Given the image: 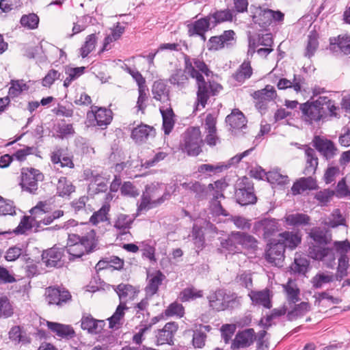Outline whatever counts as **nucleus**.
Instances as JSON below:
<instances>
[{"label":"nucleus","instance_id":"nucleus-56","mask_svg":"<svg viewBox=\"0 0 350 350\" xmlns=\"http://www.w3.org/2000/svg\"><path fill=\"white\" fill-rule=\"evenodd\" d=\"M258 240L252 235L249 234L246 232L244 243L242 244V247L249 251H252L253 253H256L258 250Z\"/></svg>","mask_w":350,"mask_h":350},{"label":"nucleus","instance_id":"nucleus-54","mask_svg":"<svg viewBox=\"0 0 350 350\" xmlns=\"http://www.w3.org/2000/svg\"><path fill=\"white\" fill-rule=\"evenodd\" d=\"M56 132L59 133L57 137L62 139L68 135H73L75 133L72 124H64L63 125L57 124Z\"/></svg>","mask_w":350,"mask_h":350},{"label":"nucleus","instance_id":"nucleus-58","mask_svg":"<svg viewBox=\"0 0 350 350\" xmlns=\"http://www.w3.org/2000/svg\"><path fill=\"white\" fill-rule=\"evenodd\" d=\"M189 190L196 193V198L198 199L206 198L208 193L206 186L198 181H195L189 187Z\"/></svg>","mask_w":350,"mask_h":350},{"label":"nucleus","instance_id":"nucleus-24","mask_svg":"<svg viewBox=\"0 0 350 350\" xmlns=\"http://www.w3.org/2000/svg\"><path fill=\"white\" fill-rule=\"evenodd\" d=\"M310 219L309 215L300 213L286 215L284 219H282L286 225L295 227L307 226L310 224Z\"/></svg>","mask_w":350,"mask_h":350},{"label":"nucleus","instance_id":"nucleus-42","mask_svg":"<svg viewBox=\"0 0 350 350\" xmlns=\"http://www.w3.org/2000/svg\"><path fill=\"white\" fill-rule=\"evenodd\" d=\"M57 196L63 198L66 196H69L72 192H75V186H74L72 183L66 184V178L62 177L59 180V185L57 187Z\"/></svg>","mask_w":350,"mask_h":350},{"label":"nucleus","instance_id":"nucleus-49","mask_svg":"<svg viewBox=\"0 0 350 350\" xmlns=\"http://www.w3.org/2000/svg\"><path fill=\"white\" fill-rule=\"evenodd\" d=\"M133 219H129V215L125 214H120L116 221L113 227L118 230L130 229L134 221Z\"/></svg>","mask_w":350,"mask_h":350},{"label":"nucleus","instance_id":"nucleus-44","mask_svg":"<svg viewBox=\"0 0 350 350\" xmlns=\"http://www.w3.org/2000/svg\"><path fill=\"white\" fill-rule=\"evenodd\" d=\"M21 256H27V250H23L18 245H14L8 249L4 258L8 262H13L16 260Z\"/></svg>","mask_w":350,"mask_h":350},{"label":"nucleus","instance_id":"nucleus-46","mask_svg":"<svg viewBox=\"0 0 350 350\" xmlns=\"http://www.w3.org/2000/svg\"><path fill=\"white\" fill-rule=\"evenodd\" d=\"M29 172L32 174V184L31 187H26V191L29 193L34 194L36 191L38 189V181H42L44 180V174L40 172V170L33 167H30Z\"/></svg>","mask_w":350,"mask_h":350},{"label":"nucleus","instance_id":"nucleus-28","mask_svg":"<svg viewBox=\"0 0 350 350\" xmlns=\"http://www.w3.org/2000/svg\"><path fill=\"white\" fill-rule=\"evenodd\" d=\"M151 131H154L152 126L141 124L132 130L131 137L135 142H142L148 138Z\"/></svg>","mask_w":350,"mask_h":350},{"label":"nucleus","instance_id":"nucleus-34","mask_svg":"<svg viewBox=\"0 0 350 350\" xmlns=\"http://www.w3.org/2000/svg\"><path fill=\"white\" fill-rule=\"evenodd\" d=\"M319 33L316 30H312L310 32L308 38V43L306 49L305 56L311 57L314 55L316 50L319 46Z\"/></svg>","mask_w":350,"mask_h":350},{"label":"nucleus","instance_id":"nucleus-40","mask_svg":"<svg viewBox=\"0 0 350 350\" xmlns=\"http://www.w3.org/2000/svg\"><path fill=\"white\" fill-rule=\"evenodd\" d=\"M333 275H327L323 272H318L311 280L312 287L315 289L321 288L323 284L333 282Z\"/></svg>","mask_w":350,"mask_h":350},{"label":"nucleus","instance_id":"nucleus-36","mask_svg":"<svg viewBox=\"0 0 350 350\" xmlns=\"http://www.w3.org/2000/svg\"><path fill=\"white\" fill-rule=\"evenodd\" d=\"M187 70H183L181 68H176L168 79V81L172 85H176L178 87L183 88L189 79L185 75Z\"/></svg>","mask_w":350,"mask_h":350},{"label":"nucleus","instance_id":"nucleus-37","mask_svg":"<svg viewBox=\"0 0 350 350\" xmlns=\"http://www.w3.org/2000/svg\"><path fill=\"white\" fill-rule=\"evenodd\" d=\"M127 309L128 307L125 303H120L118 306L115 312L107 319L109 321V327L110 329H113L117 324H120L121 319L124 316V310Z\"/></svg>","mask_w":350,"mask_h":350},{"label":"nucleus","instance_id":"nucleus-9","mask_svg":"<svg viewBox=\"0 0 350 350\" xmlns=\"http://www.w3.org/2000/svg\"><path fill=\"white\" fill-rule=\"evenodd\" d=\"M248 296L252 306H262L266 309H271L273 306V293L267 288L261 291L252 290Z\"/></svg>","mask_w":350,"mask_h":350},{"label":"nucleus","instance_id":"nucleus-21","mask_svg":"<svg viewBox=\"0 0 350 350\" xmlns=\"http://www.w3.org/2000/svg\"><path fill=\"white\" fill-rule=\"evenodd\" d=\"M288 308L286 306L285 304H284L280 308H273L269 314H267L265 317V320L267 321V323H264V318L262 317L258 321V325L262 327L263 329H269V327L272 326L271 321L281 317L284 315H285L287 312Z\"/></svg>","mask_w":350,"mask_h":350},{"label":"nucleus","instance_id":"nucleus-17","mask_svg":"<svg viewBox=\"0 0 350 350\" xmlns=\"http://www.w3.org/2000/svg\"><path fill=\"white\" fill-rule=\"evenodd\" d=\"M183 55L184 59L185 60V70H187L189 75L192 79H196L198 85V90H207L208 83L205 81V79L202 75L203 74L197 71L196 68L192 65V62L189 55L185 53Z\"/></svg>","mask_w":350,"mask_h":350},{"label":"nucleus","instance_id":"nucleus-38","mask_svg":"<svg viewBox=\"0 0 350 350\" xmlns=\"http://www.w3.org/2000/svg\"><path fill=\"white\" fill-rule=\"evenodd\" d=\"M14 314V308L8 297L5 295L0 297V318L11 317Z\"/></svg>","mask_w":350,"mask_h":350},{"label":"nucleus","instance_id":"nucleus-11","mask_svg":"<svg viewBox=\"0 0 350 350\" xmlns=\"http://www.w3.org/2000/svg\"><path fill=\"white\" fill-rule=\"evenodd\" d=\"M251 12L254 13L251 16L254 24H258L263 30L267 31L271 25L269 12H267L269 8L262 9L260 5L256 7L252 5Z\"/></svg>","mask_w":350,"mask_h":350},{"label":"nucleus","instance_id":"nucleus-13","mask_svg":"<svg viewBox=\"0 0 350 350\" xmlns=\"http://www.w3.org/2000/svg\"><path fill=\"white\" fill-rule=\"evenodd\" d=\"M279 239L285 246V249L288 248L290 250H295L301 243L302 237L299 230L297 232L293 231H284L278 234Z\"/></svg>","mask_w":350,"mask_h":350},{"label":"nucleus","instance_id":"nucleus-39","mask_svg":"<svg viewBox=\"0 0 350 350\" xmlns=\"http://www.w3.org/2000/svg\"><path fill=\"white\" fill-rule=\"evenodd\" d=\"M191 232L196 247L200 248V250H202L204 247H205V237L202 231V227L194 224L192 227Z\"/></svg>","mask_w":350,"mask_h":350},{"label":"nucleus","instance_id":"nucleus-22","mask_svg":"<svg viewBox=\"0 0 350 350\" xmlns=\"http://www.w3.org/2000/svg\"><path fill=\"white\" fill-rule=\"evenodd\" d=\"M309 236L316 243L320 245H326L331 241L330 230L325 228L323 230L317 227L313 228L311 229Z\"/></svg>","mask_w":350,"mask_h":350},{"label":"nucleus","instance_id":"nucleus-8","mask_svg":"<svg viewBox=\"0 0 350 350\" xmlns=\"http://www.w3.org/2000/svg\"><path fill=\"white\" fill-rule=\"evenodd\" d=\"M256 340V334L253 328L239 331L232 341L230 349L237 350L251 346Z\"/></svg>","mask_w":350,"mask_h":350},{"label":"nucleus","instance_id":"nucleus-47","mask_svg":"<svg viewBox=\"0 0 350 350\" xmlns=\"http://www.w3.org/2000/svg\"><path fill=\"white\" fill-rule=\"evenodd\" d=\"M219 297H223L222 292L219 290L213 295V298H209V306L213 310L217 311L224 310L227 308L226 303L220 299Z\"/></svg>","mask_w":350,"mask_h":350},{"label":"nucleus","instance_id":"nucleus-43","mask_svg":"<svg viewBox=\"0 0 350 350\" xmlns=\"http://www.w3.org/2000/svg\"><path fill=\"white\" fill-rule=\"evenodd\" d=\"M164 314L167 317L177 316L181 318L185 314V308L181 304L174 301L164 310Z\"/></svg>","mask_w":350,"mask_h":350},{"label":"nucleus","instance_id":"nucleus-29","mask_svg":"<svg viewBox=\"0 0 350 350\" xmlns=\"http://www.w3.org/2000/svg\"><path fill=\"white\" fill-rule=\"evenodd\" d=\"M98 37L96 33H91L85 38V42L79 49L80 55L82 58H85L93 51L96 46Z\"/></svg>","mask_w":350,"mask_h":350},{"label":"nucleus","instance_id":"nucleus-30","mask_svg":"<svg viewBox=\"0 0 350 350\" xmlns=\"http://www.w3.org/2000/svg\"><path fill=\"white\" fill-rule=\"evenodd\" d=\"M152 93L153 98L159 101H161V96L164 95L167 97V100L170 101V90H167V85L162 80L155 81L152 87Z\"/></svg>","mask_w":350,"mask_h":350},{"label":"nucleus","instance_id":"nucleus-26","mask_svg":"<svg viewBox=\"0 0 350 350\" xmlns=\"http://www.w3.org/2000/svg\"><path fill=\"white\" fill-rule=\"evenodd\" d=\"M150 277L151 278L149 280L145 291L146 293L150 291L151 292L150 295H153L158 292L159 286L165 279V275L161 270H157L150 275Z\"/></svg>","mask_w":350,"mask_h":350},{"label":"nucleus","instance_id":"nucleus-15","mask_svg":"<svg viewBox=\"0 0 350 350\" xmlns=\"http://www.w3.org/2000/svg\"><path fill=\"white\" fill-rule=\"evenodd\" d=\"M308 252L309 256L315 260H323L326 257H328L331 262H334L336 259L334 249L332 247L313 245L309 246Z\"/></svg>","mask_w":350,"mask_h":350},{"label":"nucleus","instance_id":"nucleus-62","mask_svg":"<svg viewBox=\"0 0 350 350\" xmlns=\"http://www.w3.org/2000/svg\"><path fill=\"white\" fill-rule=\"evenodd\" d=\"M335 196L338 198L350 196V189L347 185L346 178H341L337 184Z\"/></svg>","mask_w":350,"mask_h":350},{"label":"nucleus","instance_id":"nucleus-63","mask_svg":"<svg viewBox=\"0 0 350 350\" xmlns=\"http://www.w3.org/2000/svg\"><path fill=\"white\" fill-rule=\"evenodd\" d=\"M121 194L125 196L137 197L139 192L130 181L124 182L120 188Z\"/></svg>","mask_w":350,"mask_h":350},{"label":"nucleus","instance_id":"nucleus-3","mask_svg":"<svg viewBox=\"0 0 350 350\" xmlns=\"http://www.w3.org/2000/svg\"><path fill=\"white\" fill-rule=\"evenodd\" d=\"M91 109L92 110L87 113L90 124L99 126L101 129H106L113 120V111L104 107L95 105H92Z\"/></svg>","mask_w":350,"mask_h":350},{"label":"nucleus","instance_id":"nucleus-1","mask_svg":"<svg viewBox=\"0 0 350 350\" xmlns=\"http://www.w3.org/2000/svg\"><path fill=\"white\" fill-rule=\"evenodd\" d=\"M183 144H180V149L188 156L196 157L202 152L200 142H202L201 132L199 127H189L183 134Z\"/></svg>","mask_w":350,"mask_h":350},{"label":"nucleus","instance_id":"nucleus-50","mask_svg":"<svg viewBox=\"0 0 350 350\" xmlns=\"http://www.w3.org/2000/svg\"><path fill=\"white\" fill-rule=\"evenodd\" d=\"M16 281L13 272L9 271L4 266L0 265V284H12Z\"/></svg>","mask_w":350,"mask_h":350},{"label":"nucleus","instance_id":"nucleus-6","mask_svg":"<svg viewBox=\"0 0 350 350\" xmlns=\"http://www.w3.org/2000/svg\"><path fill=\"white\" fill-rule=\"evenodd\" d=\"M285 250V246L279 239H269L265 248L264 258L267 262L276 265V259L284 260Z\"/></svg>","mask_w":350,"mask_h":350},{"label":"nucleus","instance_id":"nucleus-12","mask_svg":"<svg viewBox=\"0 0 350 350\" xmlns=\"http://www.w3.org/2000/svg\"><path fill=\"white\" fill-rule=\"evenodd\" d=\"M46 325L51 332L62 338L71 339L76 335L73 327L70 325L49 321H46Z\"/></svg>","mask_w":350,"mask_h":350},{"label":"nucleus","instance_id":"nucleus-53","mask_svg":"<svg viewBox=\"0 0 350 350\" xmlns=\"http://www.w3.org/2000/svg\"><path fill=\"white\" fill-rule=\"evenodd\" d=\"M236 331V325L234 324H224L221 328L220 332L221 334V337L224 339V341L226 344H228L232 335L234 334Z\"/></svg>","mask_w":350,"mask_h":350},{"label":"nucleus","instance_id":"nucleus-27","mask_svg":"<svg viewBox=\"0 0 350 350\" xmlns=\"http://www.w3.org/2000/svg\"><path fill=\"white\" fill-rule=\"evenodd\" d=\"M293 281L292 278H288L287 283L282 285L284 291L287 295V299L291 304H295L300 300V289L297 284L292 285Z\"/></svg>","mask_w":350,"mask_h":350},{"label":"nucleus","instance_id":"nucleus-16","mask_svg":"<svg viewBox=\"0 0 350 350\" xmlns=\"http://www.w3.org/2000/svg\"><path fill=\"white\" fill-rule=\"evenodd\" d=\"M225 122L230 129H241L247 126V120L244 113L235 108L226 117Z\"/></svg>","mask_w":350,"mask_h":350},{"label":"nucleus","instance_id":"nucleus-7","mask_svg":"<svg viewBox=\"0 0 350 350\" xmlns=\"http://www.w3.org/2000/svg\"><path fill=\"white\" fill-rule=\"evenodd\" d=\"M313 147L321 153L326 160L332 159L338 151L334 142L320 135H314L312 139Z\"/></svg>","mask_w":350,"mask_h":350},{"label":"nucleus","instance_id":"nucleus-10","mask_svg":"<svg viewBox=\"0 0 350 350\" xmlns=\"http://www.w3.org/2000/svg\"><path fill=\"white\" fill-rule=\"evenodd\" d=\"M329 49L332 53L340 51L345 55H350V36L348 34L330 37Z\"/></svg>","mask_w":350,"mask_h":350},{"label":"nucleus","instance_id":"nucleus-20","mask_svg":"<svg viewBox=\"0 0 350 350\" xmlns=\"http://www.w3.org/2000/svg\"><path fill=\"white\" fill-rule=\"evenodd\" d=\"M310 269V262L306 258L295 257L293 262L289 267L291 274L305 275Z\"/></svg>","mask_w":350,"mask_h":350},{"label":"nucleus","instance_id":"nucleus-19","mask_svg":"<svg viewBox=\"0 0 350 350\" xmlns=\"http://www.w3.org/2000/svg\"><path fill=\"white\" fill-rule=\"evenodd\" d=\"M209 17L212 28H215L219 24L224 22H232L234 18L232 11L228 8L224 10H215L207 15Z\"/></svg>","mask_w":350,"mask_h":350},{"label":"nucleus","instance_id":"nucleus-60","mask_svg":"<svg viewBox=\"0 0 350 350\" xmlns=\"http://www.w3.org/2000/svg\"><path fill=\"white\" fill-rule=\"evenodd\" d=\"M21 0H0V10L4 13H8L14 8L21 7Z\"/></svg>","mask_w":350,"mask_h":350},{"label":"nucleus","instance_id":"nucleus-32","mask_svg":"<svg viewBox=\"0 0 350 350\" xmlns=\"http://www.w3.org/2000/svg\"><path fill=\"white\" fill-rule=\"evenodd\" d=\"M40 23L39 16L35 13L23 14L20 19V24L22 27L33 30L38 27Z\"/></svg>","mask_w":350,"mask_h":350},{"label":"nucleus","instance_id":"nucleus-45","mask_svg":"<svg viewBox=\"0 0 350 350\" xmlns=\"http://www.w3.org/2000/svg\"><path fill=\"white\" fill-rule=\"evenodd\" d=\"M15 208L12 200L5 199L0 196V215H15Z\"/></svg>","mask_w":350,"mask_h":350},{"label":"nucleus","instance_id":"nucleus-31","mask_svg":"<svg viewBox=\"0 0 350 350\" xmlns=\"http://www.w3.org/2000/svg\"><path fill=\"white\" fill-rule=\"evenodd\" d=\"M33 221H35V217L23 215L18 226L13 230L14 234L16 235L25 234L27 231L31 230L33 227Z\"/></svg>","mask_w":350,"mask_h":350},{"label":"nucleus","instance_id":"nucleus-57","mask_svg":"<svg viewBox=\"0 0 350 350\" xmlns=\"http://www.w3.org/2000/svg\"><path fill=\"white\" fill-rule=\"evenodd\" d=\"M334 250L340 255H347L350 252V241L348 239L344 241H335L333 243Z\"/></svg>","mask_w":350,"mask_h":350},{"label":"nucleus","instance_id":"nucleus-59","mask_svg":"<svg viewBox=\"0 0 350 350\" xmlns=\"http://www.w3.org/2000/svg\"><path fill=\"white\" fill-rule=\"evenodd\" d=\"M335 194L336 192L334 190L325 189L323 191L317 192L314 196V198L321 203L325 204L329 202L330 199L335 196Z\"/></svg>","mask_w":350,"mask_h":350},{"label":"nucleus","instance_id":"nucleus-5","mask_svg":"<svg viewBox=\"0 0 350 350\" xmlns=\"http://www.w3.org/2000/svg\"><path fill=\"white\" fill-rule=\"evenodd\" d=\"M252 96L256 100V108L262 115H264L268 109L267 102L274 100L277 96V93L273 86L267 85L263 89L255 91Z\"/></svg>","mask_w":350,"mask_h":350},{"label":"nucleus","instance_id":"nucleus-23","mask_svg":"<svg viewBox=\"0 0 350 350\" xmlns=\"http://www.w3.org/2000/svg\"><path fill=\"white\" fill-rule=\"evenodd\" d=\"M79 244L85 247L87 254L92 253L98 245L96 230L92 229L87 235L79 236Z\"/></svg>","mask_w":350,"mask_h":350},{"label":"nucleus","instance_id":"nucleus-14","mask_svg":"<svg viewBox=\"0 0 350 350\" xmlns=\"http://www.w3.org/2000/svg\"><path fill=\"white\" fill-rule=\"evenodd\" d=\"M236 202L241 206L254 205L258 201L254 190L245 188H235Z\"/></svg>","mask_w":350,"mask_h":350},{"label":"nucleus","instance_id":"nucleus-18","mask_svg":"<svg viewBox=\"0 0 350 350\" xmlns=\"http://www.w3.org/2000/svg\"><path fill=\"white\" fill-rule=\"evenodd\" d=\"M188 29V36H194L196 34L211 30L212 25L208 16L202 17L187 25Z\"/></svg>","mask_w":350,"mask_h":350},{"label":"nucleus","instance_id":"nucleus-55","mask_svg":"<svg viewBox=\"0 0 350 350\" xmlns=\"http://www.w3.org/2000/svg\"><path fill=\"white\" fill-rule=\"evenodd\" d=\"M61 73L55 69L50 70L42 80V85L46 88H50L56 79H59Z\"/></svg>","mask_w":350,"mask_h":350},{"label":"nucleus","instance_id":"nucleus-41","mask_svg":"<svg viewBox=\"0 0 350 350\" xmlns=\"http://www.w3.org/2000/svg\"><path fill=\"white\" fill-rule=\"evenodd\" d=\"M64 248L57 247L56 245H54L52 247L43 250L41 255L42 260L62 258L64 255Z\"/></svg>","mask_w":350,"mask_h":350},{"label":"nucleus","instance_id":"nucleus-61","mask_svg":"<svg viewBox=\"0 0 350 350\" xmlns=\"http://www.w3.org/2000/svg\"><path fill=\"white\" fill-rule=\"evenodd\" d=\"M150 204H154L153 201L151 200L150 196L148 195H143L141 197V202L139 204H137V213L135 214V217H137L142 211L145 209H150L152 208V206Z\"/></svg>","mask_w":350,"mask_h":350},{"label":"nucleus","instance_id":"nucleus-51","mask_svg":"<svg viewBox=\"0 0 350 350\" xmlns=\"http://www.w3.org/2000/svg\"><path fill=\"white\" fill-rule=\"evenodd\" d=\"M138 93L139 95L137 100L136 107H137V111H140L142 114H144L145 109L147 107L146 101L148 100V96L146 92V85L139 86Z\"/></svg>","mask_w":350,"mask_h":350},{"label":"nucleus","instance_id":"nucleus-25","mask_svg":"<svg viewBox=\"0 0 350 350\" xmlns=\"http://www.w3.org/2000/svg\"><path fill=\"white\" fill-rule=\"evenodd\" d=\"M110 211V204L107 203L103 204L101 208L97 211L94 212L92 215L90 217L89 221L80 222V225L84 226L91 223L94 226H96L99 221H109L107 217L108 213Z\"/></svg>","mask_w":350,"mask_h":350},{"label":"nucleus","instance_id":"nucleus-64","mask_svg":"<svg viewBox=\"0 0 350 350\" xmlns=\"http://www.w3.org/2000/svg\"><path fill=\"white\" fill-rule=\"evenodd\" d=\"M191 62L194 64L195 67L198 68L197 71H199L201 74H204L206 77H209L211 75H213V72L210 70L208 66L204 60L198 58H193Z\"/></svg>","mask_w":350,"mask_h":350},{"label":"nucleus","instance_id":"nucleus-35","mask_svg":"<svg viewBox=\"0 0 350 350\" xmlns=\"http://www.w3.org/2000/svg\"><path fill=\"white\" fill-rule=\"evenodd\" d=\"M81 327L87 330L90 334H97V319H94L90 314H83L81 320Z\"/></svg>","mask_w":350,"mask_h":350},{"label":"nucleus","instance_id":"nucleus-33","mask_svg":"<svg viewBox=\"0 0 350 350\" xmlns=\"http://www.w3.org/2000/svg\"><path fill=\"white\" fill-rule=\"evenodd\" d=\"M265 180L270 184L277 183L280 186H284L289 182L288 176L281 174L278 170L266 172Z\"/></svg>","mask_w":350,"mask_h":350},{"label":"nucleus","instance_id":"nucleus-2","mask_svg":"<svg viewBox=\"0 0 350 350\" xmlns=\"http://www.w3.org/2000/svg\"><path fill=\"white\" fill-rule=\"evenodd\" d=\"M324 103L319 100L311 101L310 100L300 104L299 109L301 110L304 120L308 124H312V121L319 122L326 118V114L323 111Z\"/></svg>","mask_w":350,"mask_h":350},{"label":"nucleus","instance_id":"nucleus-48","mask_svg":"<svg viewBox=\"0 0 350 350\" xmlns=\"http://www.w3.org/2000/svg\"><path fill=\"white\" fill-rule=\"evenodd\" d=\"M180 295H182L181 301L185 302L188 301L190 299L202 297L203 296V292L200 290L198 291L193 287H188L183 289L181 291Z\"/></svg>","mask_w":350,"mask_h":350},{"label":"nucleus","instance_id":"nucleus-52","mask_svg":"<svg viewBox=\"0 0 350 350\" xmlns=\"http://www.w3.org/2000/svg\"><path fill=\"white\" fill-rule=\"evenodd\" d=\"M29 170L30 167H23L21 169V180L19 183V185L23 191H26V187H31V183L33 181L32 179V174L29 172Z\"/></svg>","mask_w":350,"mask_h":350},{"label":"nucleus","instance_id":"nucleus-4","mask_svg":"<svg viewBox=\"0 0 350 350\" xmlns=\"http://www.w3.org/2000/svg\"><path fill=\"white\" fill-rule=\"evenodd\" d=\"M278 221L273 217H262L254 223L252 232L256 234L262 230V238L265 241H268L269 239H272L271 237L280 231Z\"/></svg>","mask_w":350,"mask_h":350}]
</instances>
